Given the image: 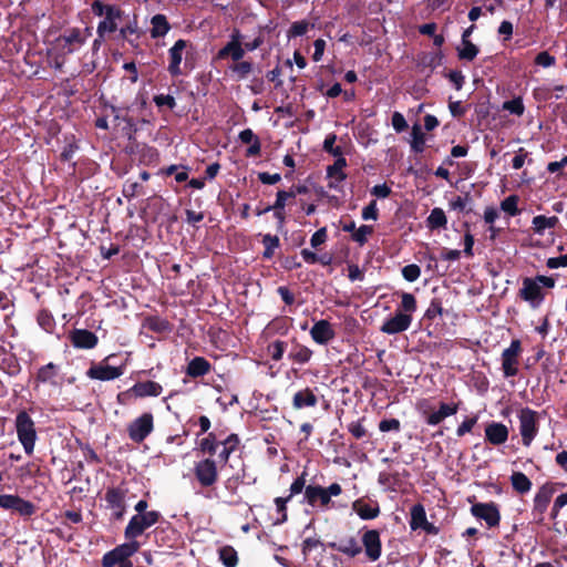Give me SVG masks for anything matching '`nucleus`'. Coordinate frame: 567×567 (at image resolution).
Returning <instances> with one entry per match:
<instances>
[{
	"label": "nucleus",
	"mask_w": 567,
	"mask_h": 567,
	"mask_svg": "<svg viewBox=\"0 0 567 567\" xmlns=\"http://www.w3.org/2000/svg\"><path fill=\"white\" fill-rule=\"evenodd\" d=\"M14 429L18 441L22 445L24 453L32 455L38 440V433L34 421L25 411H20L16 415Z\"/></svg>",
	"instance_id": "nucleus-1"
},
{
	"label": "nucleus",
	"mask_w": 567,
	"mask_h": 567,
	"mask_svg": "<svg viewBox=\"0 0 567 567\" xmlns=\"http://www.w3.org/2000/svg\"><path fill=\"white\" fill-rule=\"evenodd\" d=\"M91 8L95 16H104V19L99 22L96 29L100 38H104L106 33H113L117 30V21L123 16V11L117 6L104 4L100 0H95Z\"/></svg>",
	"instance_id": "nucleus-2"
},
{
	"label": "nucleus",
	"mask_w": 567,
	"mask_h": 567,
	"mask_svg": "<svg viewBox=\"0 0 567 567\" xmlns=\"http://www.w3.org/2000/svg\"><path fill=\"white\" fill-rule=\"evenodd\" d=\"M554 286L555 280L551 277L539 275L535 278H525L519 290V296L533 308H536L542 303L544 299L542 288H553Z\"/></svg>",
	"instance_id": "nucleus-3"
},
{
	"label": "nucleus",
	"mask_w": 567,
	"mask_h": 567,
	"mask_svg": "<svg viewBox=\"0 0 567 567\" xmlns=\"http://www.w3.org/2000/svg\"><path fill=\"white\" fill-rule=\"evenodd\" d=\"M161 517L156 511H150L141 515L131 517L127 526L125 527L124 535L126 539H135L141 536L147 528L155 525Z\"/></svg>",
	"instance_id": "nucleus-4"
},
{
	"label": "nucleus",
	"mask_w": 567,
	"mask_h": 567,
	"mask_svg": "<svg viewBox=\"0 0 567 567\" xmlns=\"http://www.w3.org/2000/svg\"><path fill=\"white\" fill-rule=\"evenodd\" d=\"M522 351V343L518 339L512 340L509 347L503 350L501 360L505 378L517 375Z\"/></svg>",
	"instance_id": "nucleus-5"
},
{
	"label": "nucleus",
	"mask_w": 567,
	"mask_h": 567,
	"mask_svg": "<svg viewBox=\"0 0 567 567\" xmlns=\"http://www.w3.org/2000/svg\"><path fill=\"white\" fill-rule=\"evenodd\" d=\"M90 35L91 31L89 28L83 32L76 29L72 30L55 40V49L60 50L63 55L73 53L85 43Z\"/></svg>",
	"instance_id": "nucleus-6"
},
{
	"label": "nucleus",
	"mask_w": 567,
	"mask_h": 567,
	"mask_svg": "<svg viewBox=\"0 0 567 567\" xmlns=\"http://www.w3.org/2000/svg\"><path fill=\"white\" fill-rule=\"evenodd\" d=\"M519 433L525 446H529L538 433L537 413L529 408L519 411Z\"/></svg>",
	"instance_id": "nucleus-7"
},
{
	"label": "nucleus",
	"mask_w": 567,
	"mask_h": 567,
	"mask_svg": "<svg viewBox=\"0 0 567 567\" xmlns=\"http://www.w3.org/2000/svg\"><path fill=\"white\" fill-rule=\"evenodd\" d=\"M154 430V417L150 412L143 413L127 425L128 437L142 443Z\"/></svg>",
	"instance_id": "nucleus-8"
},
{
	"label": "nucleus",
	"mask_w": 567,
	"mask_h": 567,
	"mask_svg": "<svg viewBox=\"0 0 567 567\" xmlns=\"http://www.w3.org/2000/svg\"><path fill=\"white\" fill-rule=\"evenodd\" d=\"M194 474L200 486H213L218 480V470L216 462L210 457L198 461L197 463H195Z\"/></svg>",
	"instance_id": "nucleus-9"
},
{
	"label": "nucleus",
	"mask_w": 567,
	"mask_h": 567,
	"mask_svg": "<svg viewBox=\"0 0 567 567\" xmlns=\"http://www.w3.org/2000/svg\"><path fill=\"white\" fill-rule=\"evenodd\" d=\"M126 493L122 487L109 488L105 493L107 508L111 509L114 519L120 520L126 512Z\"/></svg>",
	"instance_id": "nucleus-10"
},
{
	"label": "nucleus",
	"mask_w": 567,
	"mask_h": 567,
	"mask_svg": "<svg viewBox=\"0 0 567 567\" xmlns=\"http://www.w3.org/2000/svg\"><path fill=\"white\" fill-rule=\"evenodd\" d=\"M471 513L476 518L485 520L489 527L497 526L501 520L498 507L494 503H476L471 507Z\"/></svg>",
	"instance_id": "nucleus-11"
},
{
	"label": "nucleus",
	"mask_w": 567,
	"mask_h": 567,
	"mask_svg": "<svg viewBox=\"0 0 567 567\" xmlns=\"http://www.w3.org/2000/svg\"><path fill=\"white\" fill-rule=\"evenodd\" d=\"M361 540L367 558L370 561H377L382 555L380 533L375 529L365 530Z\"/></svg>",
	"instance_id": "nucleus-12"
},
{
	"label": "nucleus",
	"mask_w": 567,
	"mask_h": 567,
	"mask_svg": "<svg viewBox=\"0 0 567 567\" xmlns=\"http://www.w3.org/2000/svg\"><path fill=\"white\" fill-rule=\"evenodd\" d=\"M0 507L4 509H12L23 516H31L35 511V507L31 502L11 494L0 495Z\"/></svg>",
	"instance_id": "nucleus-13"
},
{
	"label": "nucleus",
	"mask_w": 567,
	"mask_h": 567,
	"mask_svg": "<svg viewBox=\"0 0 567 567\" xmlns=\"http://www.w3.org/2000/svg\"><path fill=\"white\" fill-rule=\"evenodd\" d=\"M412 323V316L396 311L395 315L386 319L380 330L386 334H396L403 332L410 328Z\"/></svg>",
	"instance_id": "nucleus-14"
},
{
	"label": "nucleus",
	"mask_w": 567,
	"mask_h": 567,
	"mask_svg": "<svg viewBox=\"0 0 567 567\" xmlns=\"http://www.w3.org/2000/svg\"><path fill=\"white\" fill-rule=\"evenodd\" d=\"M124 374V367H112L104 362L92 365L86 375L93 380L111 381Z\"/></svg>",
	"instance_id": "nucleus-15"
},
{
	"label": "nucleus",
	"mask_w": 567,
	"mask_h": 567,
	"mask_svg": "<svg viewBox=\"0 0 567 567\" xmlns=\"http://www.w3.org/2000/svg\"><path fill=\"white\" fill-rule=\"evenodd\" d=\"M310 336L316 343L327 344L334 338L336 332L331 323L322 319L315 322L310 329Z\"/></svg>",
	"instance_id": "nucleus-16"
},
{
	"label": "nucleus",
	"mask_w": 567,
	"mask_h": 567,
	"mask_svg": "<svg viewBox=\"0 0 567 567\" xmlns=\"http://www.w3.org/2000/svg\"><path fill=\"white\" fill-rule=\"evenodd\" d=\"M187 47V42L183 39L177 40L174 45L168 50V72L173 76L182 74L181 63L183 60V52Z\"/></svg>",
	"instance_id": "nucleus-17"
},
{
	"label": "nucleus",
	"mask_w": 567,
	"mask_h": 567,
	"mask_svg": "<svg viewBox=\"0 0 567 567\" xmlns=\"http://www.w3.org/2000/svg\"><path fill=\"white\" fill-rule=\"evenodd\" d=\"M303 498L305 502L308 503L310 506H316L317 504H320L321 507L328 508L330 504L324 487L320 485H308L306 487Z\"/></svg>",
	"instance_id": "nucleus-18"
},
{
	"label": "nucleus",
	"mask_w": 567,
	"mask_h": 567,
	"mask_svg": "<svg viewBox=\"0 0 567 567\" xmlns=\"http://www.w3.org/2000/svg\"><path fill=\"white\" fill-rule=\"evenodd\" d=\"M485 437L493 445H501L508 439V429L499 422H492L485 427Z\"/></svg>",
	"instance_id": "nucleus-19"
},
{
	"label": "nucleus",
	"mask_w": 567,
	"mask_h": 567,
	"mask_svg": "<svg viewBox=\"0 0 567 567\" xmlns=\"http://www.w3.org/2000/svg\"><path fill=\"white\" fill-rule=\"evenodd\" d=\"M71 341L75 348L93 349L97 344V337L92 331L75 329L71 333Z\"/></svg>",
	"instance_id": "nucleus-20"
},
{
	"label": "nucleus",
	"mask_w": 567,
	"mask_h": 567,
	"mask_svg": "<svg viewBox=\"0 0 567 567\" xmlns=\"http://www.w3.org/2000/svg\"><path fill=\"white\" fill-rule=\"evenodd\" d=\"M162 391V385L154 381L138 382L128 390L136 398L158 396Z\"/></svg>",
	"instance_id": "nucleus-21"
},
{
	"label": "nucleus",
	"mask_w": 567,
	"mask_h": 567,
	"mask_svg": "<svg viewBox=\"0 0 567 567\" xmlns=\"http://www.w3.org/2000/svg\"><path fill=\"white\" fill-rule=\"evenodd\" d=\"M318 403V398L315 394V391L310 388H305L299 390L293 394L292 398V406L296 410H301L305 408H313Z\"/></svg>",
	"instance_id": "nucleus-22"
},
{
	"label": "nucleus",
	"mask_w": 567,
	"mask_h": 567,
	"mask_svg": "<svg viewBox=\"0 0 567 567\" xmlns=\"http://www.w3.org/2000/svg\"><path fill=\"white\" fill-rule=\"evenodd\" d=\"M352 508L359 517L364 520L373 519L380 514V507L377 502L368 503L363 499H357L353 502Z\"/></svg>",
	"instance_id": "nucleus-23"
},
{
	"label": "nucleus",
	"mask_w": 567,
	"mask_h": 567,
	"mask_svg": "<svg viewBox=\"0 0 567 567\" xmlns=\"http://www.w3.org/2000/svg\"><path fill=\"white\" fill-rule=\"evenodd\" d=\"M347 166V161L344 157H339L336 159L333 165L328 166L327 175L331 178L329 187L337 188L340 183H342L347 175L343 172V168Z\"/></svg>",
	"instance_id": "nucleus-24"
},
{
	"label": "nucleus",
	"mask_w": 567,
	"mask_h": 567,
	"mask_svg": "<svg viewBox=\"0 0 567 567\" xmlns=\"http://www.w3.org/2000/svg\"><path fill=\"white\" fill-rule=\"evenodd\" d=\"M457 410V404L441 403L437 411L426 414L425 421L429 425H437L444 419L454 415Z\"/></svg>",
	"instance_id": "nucleus-25"
},
{
	"label": "nucleus",
	"mask_w": 567,
	"mask_h": 567,
	"mask_svg": "<svg viewBox=\"0 0 567 567\" xmlns=\"http://www.w3.org/2000/svg\"><path fill=\"white\" fill-rule=\"evenodd\" d=\"M329 547L342 553L348 557H355L362 551V547L354 537H348L340 543H330Z\"/></svg>",
	"instance_id": "nucleus-26"
},
{
	"label": "nucleus",
	"mask_w": 567,
	"mask_h": 567,
	"mask_svg": "<svg viewBox=\"0 0 567 567\" xmlns=\"http://www.w3.org/2000/svg\"><path fill=\"white\" fill-rule=\"evenodd\" d=\"M240 440L237 434L228 435L224 441L219 442V447L217 451L218 457L221 462L226 463L229 460V456L237 451L239 446Z\"/></svg>",
	"instance_id": "nucleus-27"
},
{
	"label": "nucleus",
	"mask_w": 567,
	"mask_h": 567,
	"mask_svg": "<svg viewBox=\"0 0 567 567\" xmlns=\"http://www.w3.org/2000/svg\"><path fill=\"white\" fill-rule=\"evenodd\" d=\"M151 37L153 39L162 38L166 35L171 30V24L167 21V18L162 13L153 16L151 19Z\"/></svg>",
	"instance_id": "nucleus-28"
},
{
	"label": "nucleus",
	"mask_w": 567,
	"mask_h": 567,
	"mask_svg": "<svg viewBox=\"0 0 567 567\" xmlns=\"http://www.w3.org/2000/svg\"><path fill=\"white\" fill-rule=\"evenodd\" d=\"M558 221L559 219L556 216L537 215L532 220V228L536 235L543 236L546 229L555 228Z\"/></svg>",
	"instance_id": "nucleus-29"
},
{
	"label": "nucleus",
	"mask_w": 567,
	"mask_h": 567,
	"mask_svg": "<svg viewBox=\"0 0 567 567\" xmlns=\"http://www.w3.org/2000/svg\"><path fill=\"white\" fill-rule=\"evenodd\" d=\"M210 371V363L203 357H195L189 361L186 373L192 378H198Z\"/></svg>",
	"instance_id": "nucleus-30"
},
{
	"label": "nucleus",
	"mask_w": 567,
	"mask_h": 567,
	"mask_svg": "<svg viewBox=\"0 0 567 567\" xmlns=\"http://www.w3.org/2000/svg\"><path fill=\"white\" fill-rule=\"evenodd\" d=\"M313 352L303 344H296L289 352L288 358L297 364H306L310 361Z\"/></svg>",
	"instance_id": "nucleus-31"
},
{
	"label": "nucleus",
	"mask_w": 567,
	"mask_h": 567,
	"mask_svg": "<svg viewBox=\"0 0 567 567\" xmlns=\"http://www.w3.org/2000/svg\"><path fill=\"white\" fill-rule=\"evenodd\" d=\"M245 55V49L243 44H226L217 53V59L223 60L228 56L235 62L240 61Z\"/></svg>",
	"instance_id": "nucleus-32"
},
{
	"label": "nucleus",
	"mask_w": 567,
	"mask_h": 567,
	"mask_svg": "<svg viewBox=\"0 0 567 567\" xmlns=\"http://www.w3.org/2000/svg\"><path fill=\"white\" fill-rule=\"evenodd\" d=\"M236 80L243 81L252 72L254 65L249 61H238L228 66Z\"/></svg>",
	"instance_id": "nucleus-33"
},
{
	"label": "nucleus",
	"mask_w": 567,
	"mask_h": 567,
	"mask_svg": "<svg viewBox=\"0 0 567 567\" xmlns=\"http://www.w3.org/2000/svg\"><path fill=\"white\" fill-rule=\"evenodd\" d=\"M427 226L431 229L446 228L447 218L442 208H433L426 219Z\"/></svg>",
	"instance_id": "nucleus-34"
},
{
	"label": "nucleus",
	"mask_w": 567,
	"mask_h": 567,
	"mask_svg": "<svg viewBox=\"0 0 567 567\" xmlns=\"http://www.w3.org/2000/svg\"><path fill=\"white\" fill-rule=\"evenodd\" d=\"M426 514L422 505H414L411 508L410 527L415 530L422 528L426 524Z\"/></svg>",
	"instance_id": "nucleus-35"
},
{
	"label": "nucleus",
	"mask_w": 567,
	"mask_h": 567,
	"mask_svg": "<svg viewBox=\"0 0 567 567\" xmlns=\"http://www.w3.org/2000/svg\"><path fill=\"white\" fill-rule=\"evenodd\" d=\"M411 148L415 153H422L425 148V134L419 124L413 125L411 132Z\"/></svg>",
	"instance_id": "nucleus-36"
},
{
	"label": "nucleus",
	"mask_w": 567,
	"mask_h": 567,
	"mask_svg": "<svg viewBox=\"0 0 567 567\" xmlns=\"http://www.w3.org/2000/svg\"><path fill=\"white\" fill-rule=\"evenodd\" d=\"M511 482L514 489L522 494L529 492L532 488L530 480L522 472L513 473Z\"/></svg>",
	"instance_id": "nucleus-37"
},
{
	"label": "nucleus",
	"mask_w": 567,
	"mask_h": 567,
	"mask_svg": "<svg viewBox=\"0 0 567 567\" xmlns=\"http://www.w3.org/2000/svg\"><path fill=\"white\" fill-rule=\"evenodd\" d=\"M58 373V368L53 363H48L39 369L37 374V380L42 383H51L55 384V378Z\"/></svg>",
	"instance_id": "nucleus-38"
},
{
	"label": "nucleus",
	"mask_w": 567,
	"mask_h": 567,
	"mask_svg": "<svg viewBox=\"0 0 567 567\" xmlns=\"http://www.w3.org/2000/svg\"><path fill=\"white\" fill-rule=\"evenodd\" d=\"M128 540L130 542L118 545L117 547L114 548L116 555L121 558L122 561L127 560V558L134 555L140 548L138 542H136L135 539Z\"/></svg>",
	"instance_id": "nucleus-39"
},
{
	"label": "nucleus",
	"mask_w": 567,
	"mask_h": 567,
	"mask_svg": "<svg viewBox=\"0 0 567 567\" xmlns=\"http://www.w3.org/2000/svg\"><path fill=\"white\" fill-rule=\"evenodd\" d=\"M218 554L219 559L226 567H236L238 563L237 551L231 546H223Z\"/></svg>",
	"instance_id": "nucleus-40"
},
{
	"label": "nucleus",
	"mask_w": 567,
	"mask_h": 567,
	"mask_svg": "<svg viewBox=\"0 0 567 567\" xmlns=\"http://www.w3.org/2000/svg\"><path fill=\"white\" fill-rule=\"evenodd\" d=\"M551 491L547 487H542L534 498V506L540 513H544L550 502Z\"/></svg>",
	"instance_id": "nucleus-41"
},
{
	"label": "nucleus",
	"mask_w": 567,
	"mask_h": 567,
	"mask_svg": "<svg viewBox=\"0 0 567 567\" xmlns=\"http://www.w3.org/2000/svg\"><path fill=\"white\" fill-rule=\"evenodd\" d=\"M458 58L462 60L472 61L476 58L478 49L470 40L461 42V47L457 49Z\"/></svg>",
	"instance_id": "nucleus-42"
},
{
	"label": "nucleus",
	"mask_w": 567,
	"mask_h": 567,
	"mask_svg": "<svg viewBox=\"0 0 567 567\" xmlns=\"http://www.w3.org/2000/svg\"><path fill=\"white\" fill-rule=\"evenodd\" d=\"M400 311L411 315L416 311V300L415 297L410 292L401 293V305Z\"/></svg>",
	"instance_id": "nucleus-43"
},
{
	"label": "nucleus",
	"mask_w": 567,
	"mask_h": 567,
	"mask_svg": "<svg viewBox=\"0 0 567 567\" xmlns=\"http://www.w3.org/2000/svg\"><path fill=\"white\" fill-rule=\"evenodd\" d=\"M199 447L204 453H208L210 456H213L219 449V442L216 441V437L213 433H209L205 439L200 441Z\"/></svg>",
	"instance_id": "nucleus-44"
},
{
	"label": "nucleus",
	"mask_w": 567,
	"mask_h": 567,
	"mask_svg": "<svg viewBox=\"0 0 567 567\" xmlns=\"http://www.w3.org/2000/svg\"><path fill=\"white\" fill-rule=\"evenodd\" d=\"M285 351H286V342L281 341V340H276L267 347L268 354L275 361L281 360Z\"/></svg>",
	"instance_id": "nucleus-45"
},
{
	"label": "nucleus",
	"mask_w": 567,
	"mask_h": 567,
	"mask_svg": "<svg viewBox=\"0 0 567 567\" xmlns=\"http://www.w3.org/2000/svg\"><path fill=\"white\" fill-rule=\"evenodd\" d=\"M262 244L265 245L264 256L266 258H271L274 256V251L279 247V238L272 235H265L262 238Z\"/></svg>",
	"instance_id": "nucleus-46"
},
{
	"label": "nucleus",
	"mask_w": 567,
	"mask_h": 567,
	"mask_svg": "<svg viewBox=\"0 0 567 567\" xmlns=\"http://www.w3.org/2000/svg\"><path fill=\"white\" fill-rule=\"evenodd\" d=\"M373 233V227L370 225H362L352 234V239L359 245H364L368 237Z\"/></svg>",
	"instance_id": "nucleus-47"
},
{
	"label": "nucleus",
	"mask_w": 567,
	"mask_h": 567,
	"mask_svg": "<svg viewBox=\"0 0 567 567\" xmlns=\"http://www.w3.org/2000/svg\"><path fill=\"white\" fill-rule=\"evenodd\" d=\"M290 497H277L275 498V505L279 517L276 519V524H282L287 520V503Z\"/></svg>",
	"instance_id": "nucleus-48"
},
{
	"label": "nucleus",
	"mask_w": 567,
	"mask_h": 567,
	"mask_svg": "<svg viewBox=\"0 0 567 567\" xmlns=\"http://www.w3.org/2000/svg\"><path fill=\"white\" fill-rule=\"evenodd\" d=\"M503 109L512 114L520 116L524 113V104L520 97H516L503 103Z\"/></svg>",
	"instance_id": "nucleus-49"
},
{
	"label": "nucleus",
	"mask_w": 567,
	"mask_h": 567,
	"mask_svg": "<svg viewBox=\"0 0 567 567\" xmlns=\"http://www.w3.org/2000/svg\"><path fill=\"white\" fill-rule=\"evenodd\" d=\"M517 204L518 197L515 195H511L501 203V208L511 216H515L518 214Z\"/></svg>",
	"instance_id": "nucleus-50"
},
{
	"label": "nucleus",
	"mask_w": 567,
	"mask_h": 567,
	"mask_svg": "<svg viewBox=\"0 0 567 567\" xmlns=\"http://www.w3.org/2000/svg\"><path fill=\"white\" fill-rule=\"evenodd\" d=\"M402 276L405 280L413 282L421 276V269L415 264L404 266L402 269Z\"/></svg>",
	"instance_id": "nucleus-51"
},
{
	"label": "nucleus",
	"mask_w": 567,
	"mask_h": 567,
	"mask_svg": "<svg viewBox=\"0 0 567 567\" xmlns=\"http://www.w3.org/2000/svg\"><path fill=\"white\" fill-rule=\"evenodd\" d=\"M309 23L307 21L293 22L288 31L289 38L301 37L307 33Z\"/></svg>",
	"instance_id": "nucleus-52"
},
{
	"label": "nucleus",
	"mask_w": 567,
	"mask_h": 567,
	"mask_svg": "<svg viewBox=\"0 0 567 567\" xmlns=\"http://www.w3.org/2000/svg\"><path fill=\"white\" fill-rule=\"evenodd\" d=\"M295 197V193L293 192H286V190H279L277 193V198H276V202L274 204V206H270L271 209L274 210H282L286 206V202L289 199V198H292Z\"/></svg>",
	"instance_id": "nucleus-53"
},
{
	"label": "nucleus",
	"mask_w": 567,
	"mask_h": 567,
	"mask_svg": "<svg viewBox=\"0 0 567 567\" xmlns=\"http://www.w3.org/2000/svg\"><path fill=\"white\" fill-rule=\"evenodd\" d=\"M535 63L543 68H550L555 65L556 59L555 56L550 55L547 51H543L536 55Z\"/></svg>",
	"instance_id": "nucleus-54"
},
{
	"label": "nucleus",
	"mask_w": 567,
	"mask_h": 567,
	"mask_svg": "<svg viewBox=\"0 0 567 567\" xmlns=\"http://www.w3.org/2000/svg\"><path fill=\"white\" fill-rule=\"evenodd\" d=\"M305 475H306V474L303 473L301 476L297 477V478L292 482V484L290 485V488H289V492H290V493H289V495H288L287 497H290V498H291L292 496H295V495H297V494H300L303 489L306 491V487H307V486H306V478H305Z\"/></svg>",
	"instance_id": "nucleus-55"
},
{
	"label": "nucleus",
	"mask_w": 567,
	"mask_h": 567,
	"mask_svg": "<svg viewBox=\"0 0 567 567\" xmlns=\"http://www.w3.org/2000/svg\"><path fill=\"white\" fill-rule=\"evenodd\" d=\"M142 185L137 182L127 181L123 188V195L126 198L135 197L141 194Z\"/></svg>",
	"instance_id": "nucleus-56"
},
{
	"label": "nucleus",
	"mask_w": 567,
	"mask_h": 567,
	"mask_svg": "<svg viewBox=\"0 0 567 567\" xmlns=\"http://www.w3.org/2000/svg\"><path fill=\"white\" fill-rule=\"evenodd\" d=\"M379 217V210L377 207V202L372 200L369 205H367L362 209V218L364 220H377Z\"/></svg>",
	"instance_id": "nucleus-57"
},
{
	"label": "nucleus",
	"mask_w": 567,
	"mask_h": 567,
	"mask_svg": "<svg viewBox=\"0 0 567 567\" xmlns=\"http://www.w3.org/2000/svg\"><path fill=\"white\" fill-rule=\"evenodd\" d=\"M400 427H401L400 421L396 419H386V420H382L379 423V430L381 432H389V431L399 432Z\"/></svg>",
	"instance_id": "nucleus-58"
},
{
	"label": "nucleus",
	"mask_w": 567,
	"mask_h": 567,
	"mask_svg": "<svg viewBox=\"0 0 567 567\" xmlns=\"http://www.w3.org/2000/svg\"><path fill=\"white\" fill-rule=\"evenodd\" d=\"M392 126L395 132L401 133L408 128V123L400 112H394L392 115Z\"/></svg>",
	"instance_id": "nucleus-59"
},
{
	"label": "nucleus",
	"mask_w": 567,
	"mask_h": 567,
	"mask_svg": "<svg viewBox=\"0 0 567 567\" xmlns=\"http://www.w3.org/2000/svg\"><path fill=\"white\" fill-rule=\"evenodd\" d=\"M477 422V417H470L463 421L456 430L457 436H464L466 433H470L472 429L475 426Z\"/></svg>",
	"instance_id": "nucleus-60"
},
{
	"label": "nucleus",
	"mask_w": 567,
	"mask_h": 567,
	"mask_svg": "<svg viewBox=\"0 0 567 567\" xmlns=\"http://www.w3.org/2000/svg\"><path fill=\"white\" fill-rule=\"evenodd\" d=\"M122 563L121 558L116 555L114 549L107 551L102 558L103 567H114L115 565H120Z\"/></svg>",
	"instance_id": "nucleus-61"
},
{
	"label": "nucleus",
	"mask_w": 567,
	"mask_h": 567,
	"mask_svg": "<svg viewBox=\"0 0 567 567\" xmlns=\"http://www.w3.org/2000/svg\"><path fill=\"white\" fill-rule=\"evenodd\" d=\"M154 102L157 106H167L171 110L176 105L175 99L168 94H159L154 96Z\"/></svg>",
	"instance_id": "nucleus-62"
},
{
	"label": "nucleus",
	"mask_w": 567,
	"mask_h": 567,
	"mask_svg": "<svg viewBox=\"0 0 567 567\" xmlns=\"http://www.w3.org/2000/svg\"><path fill=\"white\" fill-rule=\"evenodd\" d=\"M546 266L550 269L567 267V254L559 257H551L547 259Z\"/></svg>",
	"instance_id": "nucleus-63"
},
{
	"label": "nucleus",
	"mask_w": 567,
	"mask_h": 567,
	"mask_svg": "<svg viewBox=\"0 0 567 567\" xmlns=\"http://www.w3.org/2000/svg\"><path fill=\"white\" fill-rule=\"evenodd\" d=\"M327 240V229L326 227H322L318 229L310 239V244L313 248H317L318 246L322 245Z\"/></svg>",
	"instance_id": "nucleus-64"
}]
</instances>
